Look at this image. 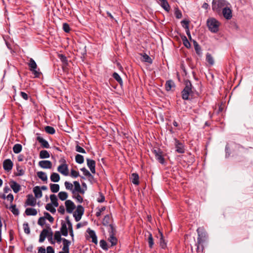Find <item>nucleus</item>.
<instances>
[{
  "label": "nucleus",
  "mask_w": 253,
  "mask_h": 253,
  "mask_svg": "<svg viewBox=\"0 0 253 253\" xmlns=\"http://www.w3.org/2000/svg\"><path fill=\"white\" fill-rule=\"evenodd\" d=\"M192 84L189 80L185 81V87L181 91L182 98L184 100H191L194 97L195 94H198V92L194 91Z\"/></svg>",
  "instance_id": "obj_2"
},
{
  "label": "nucleus",
  "mask_w": 253,
  "mask_h": 253,
  "mask_svg": "<svg viewBox=\"0 0 253 253\" xmlns=\"http://www.w3.org/2000/svg\"><path fill=\"white\" fill-rule=\"evenodd\" d=\"M206 60L211 65H213L214 63V60L211 55L209 53L206 54Z\"/></svg>",
  "instance_id": "obj_51"
},
{
  "label": "nucleus",
  "mask_w": 253,
  "mask_h": 253,
  "mask_svg": "<svg viewBox=\"0 0 253 253\" xmlns=\"http://www.w3.org/2000/svg\"><path fill=\"white\" fill-rule=\"evenodd\" d=\"M115 235H109L108 241L111 243V246H114L117 245L118 242L117 239L115 237Z\"/></svg>",
  "instance_id": "obj_35"
},
{
  "label": "nucleus",
  "mask_w": 253,
  "mask_h": 253,
  "mask_svg": "<svg viewBox=\"0 0 253 253\" xmlns=\"http://www.w3.org/2000/svg\"><path fill=\"white\" fill-rule=\"evenodd\" d=\"M108 226L109 227L108 229L109 235H115L116 230L113 225L112 224H110Z\"/></svg>",
  "instance_id": "obj_58"
},
{
  "label": "nucleus",
  "mask_w": 253,
  "mask_h": 253,
  "mask_svg": "<svg viewBox=\"0 0 253 253\" xmlns=\"http://www.w3.org/2000/svg\"><path fill=\"white\" fill-rule=\"evenodd\" d=\"M160 234H161V238H160V246L163 249H165L167 246V244L164 239L163 234L161 232H160Z\"/></svg>",
  "instance_id": "obj_54"
},
{
  "label": "nucleus",
  "mask_w": 253,
  "mask_h": 253,
  "mask_svg": "<svg viewBox=\"0 0 253 253\" xmlns=\"http://www.w3.org/2000/svg\"><path fill=\"white\" fill-rule=\"evenodd\" d=\"M50 157L49 153L46 150H42L40 152V158L41 159H46Z\"/></svg>",
  "instance_id": "obj_37"
},
{
  "label": "nucleus",
  "mask_w": 253,
  "mask_h": 253,
  "mask_svg": "<svg viewBox=\"0 0 253 253\" xmlns=\"http://www.w3.org/2000/svg\"><path fill=\"white\" fill-rule=\"evenodd\" d=\"M22 149V146L20 144H16L13 147V151L14 153L18 154L21 151Z\"/></svg>",
  "instance_id": "obj_36"
},
{
  "label": "nucleus",
  "mask_w": 253,
  "mask_h": 253,
  "mask_svg": "<svg viewBox=\"0 0 253 253\" xmlns=\"http://www.w3.org/2000/svg\"><path fill=\"white\" fill-rule=\"evenodd\" d=\"M64 185L67 190H70L72 192L73 190V185L71 183L68 181H65Z\"/></svg>",
  "instance_id": "obj_55"
},
{
  "label": "nucleus",
  "mask_w": 253,
  "mask_h": 253,
  "mask_svg": "<svg viewBox=\"0 0 253 253\" xmlns=\"http://www.w3.org/2000/svg\"><path fill=\"white\" fill-rule=\"evenodd\" d=\"M36 204V199L32 195L29 194L27 196V199L25 202V206H30L34 207Z\"/></svg>",
  "instance_id": "obj_13"
},
{
  "label": "nucleus",
  "mask_w": 253,
  "mask_h": 253,
  "mask_svg": "<svg viewBox=\"0 0 253 253\" xmlns=\"http://www.w3.org/2000/svg\"><path fill=\"white\" fill-rule=\"evenodd\" d=\"M61 233L59 231H56L54 233V238L58 243H60L63 238H61Z\"/></svg>",
  "instance_id": "obj_34"
},
{
  "label": "nucleus",
  "mask_w": 253,
  "mask_h": 253,
  "mask_svg": "<svg viewBox=\"0 0 253 253\" xmlns=\"http://www.w3.org/2000/svg\"><path fill=\"white\" fill-rule=\"evenodd\" d=\"M86 232L88 233L89 237L91 238L92 242L97 245L98 243L97 237L95 231L90 228H88Z\"/></svg>",
  "instance_id": "obj_14"
},
{
  "label": "nucleus",
  "mask_w": 253,
  "mask_h": 253,
  "mask_svg": "<svg viewBox=\"0 0 253 253\" xmlns=\"http://www.w3.org/2000/svg\"><path fill=\"white\" fill-rule=\"evenodd\" d=\"M74 185V188H73L72 194H75L76 192L80 193L82 194H84L85 193V190L84 188H82L80 183L77 181L73 182Z\"/></svg>",
  "instance_id": "obj_9"
},
{
  "label": "nucleus",
  "mask_w": 253,
  "mask_h": 253,
  "mask_svg": "<svg viewBox=\"0 0 253 253\" xmlns=\"http://www.w3.org/2000/svg\"><path fill=\"white\" fill-rule=\"evenodd\" d=\"M80 175L79 172L78 171L72 169L71 170V176L73 177L76 178Z\"/></svg>",
  "instance_id": "obj_61"
},
{
  "label": "nucleus",
  "mask_w": 253,
  "mask_h": 253,
  "mask_svg": "<svg viewBox=\"0 0 253 253\" xmlns=\"http://www.w3.org/2000/svg\"><path fill=\"white\" fill-rule=\"evenodd\" d=\"M198 233L197 252V253L200 252L203 253L204 251L203 244L208 239V235L205 230L203 227H199L197 229Z\"/></svg>",
  "instance_id": "obj_1"
},
{
  "label": "nucleus",
  "mask_w": 253,
  "mask_h": 253,
  "mask_svg": "<svg viewBox=\"0 0 253 253\" xmlns=\"http://www.w3.org/2000/svg\"><path fill=\"white\" fill-rule=\"evenodd\" d=\"M60 233L62 234V235L64 236H68V228H67V225L66 223L63 221L61 222V227L60 228Z\"/></svg>",
  "instance_id": "obj_19"
},
{
  "label": "nucleus",
  "mask_w": 253,
  "mask_h": 253,
  "mask_svg": "<svg viewBox=\"0 0 253 253\" xmlns=\"http://www.w3.org/2000/svg\"><path fill=\"white\" fill-rule=\"evenodd\" d=\"M76 162L79 164H82L84 162V156L80 154H77L75 156Z\"/></svg>",
  "instance_id": "obj_41"
},
{
  "label": "nucleus",
  "mask_w": 253,
  "mask_h": 253,
  "mask_svg": "<svg viewBox=\"0 0 253 253\" xmlns=\"http://www.w3.org/2000/svg\"><path fill=\"white\" fill-rule=\"evenodd\" d=\"M10 187L15 193H18L21 189V186L14 180H11L9 183Z\"/></svg>",
  "instance_id": "obj_15"
},
{
  "label": "nucleus",
  "mask_w": 253,
  "mask_h": 253,
  "mask_svg": "<svg viewBox=\"0 0 253 253\" xmlns=\"http://www.w3.org/2000/svg\"><path fill=\"white\" fill-rule=\"evenodd\" d=\"M174 15L177 19H180L182 16V12L178 9V8H176L175 9Z\"/></svg>",
  "instance_id": "obj_56"
},
{
  "label": "nucleus",
  "mask_w": 253,
  "mask_h": 253,
  "mask_svg": "<svg viewBox=\"0 0 253 253\" xmlns=\"http://www.w3.org/2000/svg\"><path fill=\"white\" fill-rule=\"evenodd\" d=\"M87 166L89 169L90 171L92 173H95V161L90 159H86Z\"/></svg>",
  "instance_id": "obj_16"
},
{
  "label": "nucleus",
  "mask_w": 253,
  "mask_h": 253,
  "mask_svg": "<svg viewBox=\"0 0 253 253\" xmlns=\"http://www.w3.org/2000/svg\"><path fill=\"white\" fill-rule=\"evenodd\" d=\"M175 87V84L172 80H168L166 82L165 84L166 90L168 91H170L172 87Z\"/></svg>",
  "instance_id": "obj_25"
},
{
  "label": "nucleus",
  "mask_w": 253,
  "mask_h": 253,
  "mask_svg": "<svg viewBox=\"0 0 253 253\" xmlns=\"http://www.w3.org/2000/svg\"><path fill=\"white\" fill-rule=\"evenodd\" d=\"M84 213V208L81 205H78L77 207V210L73 214V216L75 218L76 221L78 222L82 218V215Z\"/></svg>",
  "instance_id": "obj_6"
},
{
  "label": "nucleus",
  "mask_w": 253,
  "mask_h": 253,
  "mask_svg": "<svg viewBox=\"0 0 253 253\" xmlns=\"http://www.w3.org/2000/svg\"><path fill=\"white\" fill-rule=\"evenodd\" d=\"M37 176L39 178H40L42 180L44 181H46L47 179V176L45 172L43 171H38L37 172Z\"/></svg>",
  "instance_id": "obj_33"
},
{
  "label": "nucleus",
  "mask_w": 253,
  "mask_h": 253,
  "mask_svg": "<svg viewBox=\"0 0 253 253\" xmlns=\"http://www.w3.org/2000/svg\"><path fill=\"white\" fill-rule=\"evenodd\" d=\"M23 229L24 232L27 234H29L30 233V228L29 227V224L27 222H25L23 224Z\"/></svg>",
  "instance_id": "obj_57"
},
{
  "label": "nucleus",
  "mask_w": 253,
  "mask_h": 253,
  "mask_svg": "<svg viewBox=\"0 0 253 253\" xmlns=\"http://www.w3.org/2000/svg\"><path fill=\"white\" fill-rule=\"evenodd\" d=\"M63 247L62 250L69 253V246L71 244V242L68 240L63 238L62 240Z\"/></svg>",
  "instance_id": "obj_21"
},
{
  "label": "nucleus",
  "mask_w": 253,
  "mask_h": 253,
  "mask_svg": "<svg viewBox=\"0 0 253 253\" xmlns=\"http://www.w3.org/2000/svg\"><path fill=\"white\" fill-rule=\"evenodd\" d=\"M25 213L28 216H35L37 214V211L35 209L29 208L26 209Z\"/></svg>",
  "instance_id": "obj_26"
},
{
  "label": "nucleus",
  "mask_w": 253,
  "mask_h": 253,
  "mask_svg": "<svg viewBox=\"0 0 253 253\" xmlns=\"http://www.w3.org/2000/svg\"><path fill=\"white\" fill-rule=\"evenodd\" d=\"M220 25V22L214 18L210 17L207 20L208 29L212 33H217L219 31Z\"/></svg>",
  "instance_id": "obj_3"
},
{
  "label": "nucleus",
  "mask_w": 253,
  "mask_h": 253,
  "mask_svg": "<svg viewBox=\"0 0 253 253\" xmlns=\"http://www.w3.org/2000/svg\"><path fill=\"white\" fill-rule=\"evenodd\" d=\"M222 13L224 17L227 20L230 19L232 17V10L229 7V5L223 8Z\"/></svg>",
  "instance_id": "obj_11"
},
{
  "label": "nucleus",
  "mask_w": 253,
  "mask_h": 253,
  "mask_svg": "<svg viewBox=\"0 0 253 253\" xmlns=\"http://www.w3.org/2000/svg\"><path fill=\"white\" fill-rule=\"evenodd\" d=\"M148 242L149 244V247L150 248H152L154 245V241L153 238L152 234L150 232H148Z\"/></svg>",
  "instance_id": "obj_43"
},
{
  "label": "nucleus",
  "mask_w": 253,
  "mask_h": 253,
  "mask_svg": "<svg viewBox=\"0 0 253 253\" xmlns=\"http://www.w3.org/2000/svg\"><path fill=\"white\" fill-rule=\"evenodd\" d=\"M37 140L38 141L39 143L41 144L43 148H49V144L47 140L43 139L42 137L41 136H38L37 137Z\"/></svg>",
  "instance_id": "obj_20"
},
{
  "label": "nucleus",
  "mask_w": 253,
  "mask_h": 253,
  "mask_svg": "<svg viewBox=\"0 0 253 253\" xmlns=\"http://www.w3.org/2000/svg\"><path fill=\"white\" fill-rule=\"evenodd\" d=\"M45 209L53 214L55 213L56 211L55 207H54L50 203H48L46 205Z\"/></svg>",
  "instance_id": "obj_38"
},
{
  "label": "nucleus",
  "mask_w": 253,
  "mask_h": 253,
  "mask_svg": "<svg viewBox=\"0 0 253 253\" xmlns=\"http://www.w3.org/2000/svg\"><path fill=\"white\" fill-rule=\"evenodd\" d=\"M43 214L44 216L42 217H45V219H47L50 223H52L54 221L53 217L48 212H44Z\"/></svg>",
  "instance_id": "obj_48"
},
{
  "label": "nucleus",
  "mask_w": 253,
  "mask_h": 253,
  "mask_svg": "<svg viewBox=\"0 0 253 253\" xmlns=\"http://www.w3.org/2000/svg\"><path fill=\"white\" fill-rule=\"evenodd\" d=\"M9 210L12 212V213L15 215H18L19 214V210L16 208V205H11L9 208Z\"/></svg>",
  "instance_id": "obj_42"
},
{
  "label": "nucleus",
  "mask_w": 253,
  "mask_h": 253,
  "mask_svg": "<svg viewBox=\"0 0 253 253\" xmlns=\"http://www.w3.org/2000/svg\"><path fill=\"white\" fill-rule=\"evenodd\" d=\"M73 198L75 199L77 202L79 203H82L83 202V198L81 196H80L78 193L73 194Z\"/></svg>",
  "instance_id": "obj_53"
},
{
  "label": "nucleus",
  "mask_w": 253,
  "mask_h": 253,
  "mask_svg": "<svg viewBox=\"0 0 253 253\" xmlns=\"http://www.w3.org/2000/svg\"><path fill=\"white\" fill-rule=\"evenodd\" d=\"M142 61L145 62H147L149 63H152V59L146 53H143L142 54Z\"/></svg>",
  "instance_id": "obj_45"
},
{
  "label": "nucleus",
  "mask_w": 253,
  "mask_h": 253,
  "mask_svg": "<svg viewBox=\"0 0 253 253\" xmlns=\"http://www.w3.org/2000/svg\"><path fill=\"white\" fill-rule=\"evenodd\" d=\"M48 228H49V229L50 230V232H49V233L48 234V236H47V238H48V241L51 244H55V242L53 241V239H52V236H53V233L51 231V229L50 228V227L49 226Z\"/></svg>",
  "instance_id": "obj_59"
},
{
  "label": "nucleus",
  "mask_w": 253,
  "mask_h": 253,
  "mask_svg": "<svg viewBox=\"0 0 253 253\" xmlns=\"http://www.w3.org/2000/svg\"><path fill=\"white\" fill-rule=\"evenodd\" d=\"M45 217H41L39 218L38 221V224L39 225L43 226L45 224Z\"/></svg>",
  "instance_id": "obj_63"
},
{
  "label": "nucleus",
  "mask_w": 253,
  "mask_h": 253,
  "mask_svg": "<svg viewBox=\"0 0 253 253\" xmlns=\"http://www.w3.org/2000/svg\"><path fill=\"white\" fill-rule=\"evenodd\" d=\"M49 233L48 230L46 229H43L41 232L40 238H39V242L42 243L43 242L45 238L48 236V234Z\"/></svg>",
  "instance_id": "obj_22"
},
{
  "label": "nucleus",
  "mask_w": 253,
  "mask_h": 253,
  "mask_svg": "<svg viewBox=\"0 0 253 253\" xmlns=\"http://www.w3.org/2000/svg\"><path fill=\"white\" fill-rule=\"evenodd\" d=\"M58 57L64 65H68L67 58L64 55L62 54H59Z\"/></svg>",
  "instance_id": "obj_46"
},
{
  "label": "nucleus",
  "mask_w": 253,
  "mask_h": 253,
  "mask_svg": "<svg viewBox=\"0 0 253 253\" xmlns=\"http://www.w3.org/2000/svg\"><path fill=\"white\" fill-rule=\"evenodd\" d=\"M156 159L161 164L165 163V159L163 156L162 151L160 149H154L153 150Z\"/></svg>",
  "instance_id": "obj_7"
},
{
  "label": "nucleus",
  "mask_w": 253,
  "mask_h": 253,
  "mask_svg": "<svg viewBox=\"0 0 253 253\" xmlns=\"http://www.w3.org/2000/svg\"><path fill=\"white\" fill-rule=\"evenodd\" d=\"M185 22L186 23V26H184V25H183V27H184L185 29L186 34H187V36L188 37L189 39H190V40L191 41L192 38H191V36L190 32L189 31V22Z\"/></svg>",
  "instance_id": "obj_50"
},
{
  "label": "nucleus",
  "mask_w": 253,
  "mask_h": 253,
  "mask_svg": "<svg viewBox=\"0 0 253 253\" xmlns=\"http://www.w3.org/2000/svg\"><path fill=\"white\" fill-rule=\"evenodd\" d=\"M65 205L66 208V211L69 213L73 212V211L76 208V206L74 202L70 200H66Z\"/></svg>",
  "instance_id": "obj_10"
},
{
  "label": "nucleus",
  "mask_w": 253,
  "mask_h": 253,
  "mask_svg": "<svg viewBox=\"0 0 253 253\" xmlns=\"http://www.w3.org/2000/svg\"><path fill=\"white\" fill-rule=\"evenodd\" d=\"M160 1V4L161 7L167 12H169L170 9V7L168 1L167 0H162Z\"/></svg>",
  "instance_id": "obj_23"
},
{
  "label": "nucleus",
  "mask_w": 253,
  "mask_h": 253,
  "mask_svg": "<svg viewBox=\"0 0 253 253\" xmlns=\"http://www.w3.org/2000/svg\"><path fill=\"white\" fill-rule=\"evenodd\" d=\"M50 199L51 202V203H50V204H52L54 207H57L59 206L58 200L55 195H50Z\"/></svg>",
  "instance_id": "obj_27"
},
{
  "label": "nucleus",
  "mask_w": 253,
  "mask_h": 253,
  "mask_svg": "<svg viewBox=\"0 0 253 253\" xmlns=\"http://www.w3.org/2000/svg\"><path fill=\"white\" fill-rule=\"evenodd\" d=\"M57 170L65 176H67L69 174L68 165L65 163L59 166Z\"/></svg>",
  "instance_id": "obj_12"
},
{
  "label": "nucleus",
  "mask_w": 253,
  "mask_h": 253,
  "mask_svg": "<svg viewBox=\"0 0 253 253\" xmlns=\"http://www.w3.org/2000/svg\"><path fill=\"white\" fill-rule=\"evenodd\" d=\"M111 216L109 214L106 215L102 220V224L105 226H108L110 224Z\"/></svg>",
  "instance_id": "obj_32"
},
{
  "label": "nucleus",
  "mask_w": 253,
  "mask_h": 253,
  "mask_svg": "<svg viewBox=\"0 0 253 253\" xmlns=\"http://www.w3.org/2000/svg\"><path fill=\"white\" fill-rule=\"evenodd\" d=\"M63 29L66 33H69L70 31V28L68 24L64 23L63 24Z\"/></svg>",
  "instance_id": "obj_62"
},
{
  "label": "nucleus",
  "mask_w": 253,
  "mask_h": 253,
  "mask_svg": "<svg viewBox=\"0 0 253 253\" xmlns=\"http://www.w3.org/2000/svg\"><path fill=\"white\" fill-rule=\"evenodd\" d=\"M196 52L197 54L200 55L201 53V48L199 45H196L194 47Z\"/></svg>",
  "instance_id": "obj_64"
},
{
  "label": "nucleus",
  "mask_w": 253,
  "mask_h": 253,
  "mask_svg": "<svg viewBox=\"0 0 253 253\" xmlns=\"http://www.w3.org/2000/svg\"><path fill=\"white\" fill-rule=\"evenodd\" d=\"M13 167V163L10 159H6L3 162V169L7 171L10 170Z\"/></svg>",
  "instance_id": "obj_18"
},
{
  "label": "nucleus",
  "mask_w": 253,
  "mask_h": 253,
  "mask_svg": "<svg viewBox=\"0 0 253 253\" xmlns=\"http://www.w3.org/2000/svg\"><path fill=\"white\" fill-rule=\"evenodd\" d=\"M230 4L225 0H212V9L213 11L220 13L226 6Z\"/></svg>",
  "instance_id": "obj_4"
},
{
  "label": "nucleus",
  "mask_w": 253,
  "mask_h": 253,
  "mask_svg": "<svg viewBox=\"0 0 253 253\" xmlns=\"http://www.w3.org/2000/svg\"><path fill=\"white\" fill-rule=\"evenodd\" d=\"M17 172L15 173L16 176H22L25 173V170L18 164H16Z\"/></svg>",
  "instance_id": "obj_28"
},
{
  "label": "nucleus",
  "mask_w": 253,
  "mask_h": 253,
  "mask_svg": "<svg viewBox=\"0 0 253 253\" xmlns=\"http://www.w3.org/2000/svg\"><path fill=\"white\" fill-rule=\"evenodd\" d=\"M99 244L100 246L103 250L105 251H107L108 250L107 244L104 240H100Z\"/></svg>",
  "instance_id": "obj_49"
},
{
  "label": "nucleus",
  "mask_w": 253,
  "mask_h": 253,
  "mask_svg": "<svg viewBox=\"0 0 253 253\" xmlns=\"http://www.w3.org/2000/svg\"><path fill=\"white\" fill-rule=\"evenodd\" d=\"M76 143H77V145H76V147H75L76 151L78 152L83 153V154L86 153L85 150L79 145V142L76 141Z\"/></svg>",
  "instance_id": "obj_47"
},
{
  "label": "nucleus",
  "mask_w": 253,
  "mask_h": 253,
  "mask_svg": "<svg viewBox=\"0 0 253 253\" xmlns=\"http://www.w3.org/2000/svg\"><path fill=\"white\" fill-rule=\"evenodd\" d=\"M45 131L50 134H53L55 132V130L54 127L47 126L44 127Z\"/></svg>",
  "instance_id": "obj_44"
},
{
  "label": "nucleus",
  "mask_w": 253,
  "mask_h": 253,
  "mask_svg": "<svg viewBox=\"0 0 253 253\" xmlns=\"http://www.w3.org/2000/svg\"><path fill=\"white\" fill-rule=\"evenodd\" d=\"M58 196L60 200L64 201L68 198V193L66 192L61 191L59 192Z\"/></svg>",
  "instance_id": "obj_40"
},
{
  "label": "nucleus",
  "mask_w": 253,
  "mask_h": 253,
  "mask_svg": "<svg viewBox=\"0 0 253 253\" xmlns=\"http://www.w3.org/2000/svg\"><path fill=\"white\" fill-rule=\"evenodd\" d=\"M182 40L183 43L186 47L190 48L191 47V44L186 36H184L183 37H182Z\"/></svg>",
  "instance_id": "obj_52"
},
{
  "label": "nucleus",
  "mask_w": 253,
  "mask_h": 253,
  "mask_svg": "<svg viewBox=\"0 0 253 253\" xmlns=\"http://www.w3.org/2000/svg\"><path fill=\"white\" fill-rule=\"evenodd\" d=\"M132 182L134 185H138L139 183V175L137 173H133L131 174Z\"/></svg>",
  "instance_id": "obj_29"
},
{
  "label": "nucleus",
  "mask_w": 253,
  "mask_h": 253,
  "mask_svg": "<svg viewBox=\"0 0 253 253\" xmlns=\"http://www.w3.org/2000/svg\"><path fill=\"white\" fill-rule=\"evenodd\" d=\"M50 189L52 193H57L60 189L59 185L58 184L50 183L49 184Z\"/></svg>",
  "instance_id": "obj_30"
},
{
  "label": "nucleus",
  "mask_w": 253,
  "mask_h": 253,
  "mask_svg": "<svg viewBox=\"0 0 253 253\" xmlns=\"http://www.w3.org/2000/svg\"><path fill=\"white\" fill-rule=\"evenodd\" d=\"M33 192L36 198H40L42 197V194L40 186H37L33 189Z\"/></svg>",
  "instance_id": "obj_24"
},
{
  "label": "nucleus",
  "mask_w": 253,
  "mask_h": 253,
  "mask_svg": "<svg viewBox=\"0 0 253 253\" xmlns=\"http://www.w3.org/2000/svg\"><path fill=\"white\" fill-rule=\"evenodd\" d=\"M114 79L117 81L120 85H122L123 84V80L120 76L117 73H114L112 75Z\"/></svg>",
  "instance_id": "obj_39"
},
{
  "label": "nucleus",
  "mask_w": 253,
  "mask_h": 253,
  "mask_svg": "<svg viewBox=\"0 0 253 253\" xmlns=\"http://www.w3.org/2000/svg\"><path fill=\"white\" fill-rule=\"evenodd\" d=\"M50 180L53 182H57L60 180V175L58 173L53 172L50 175Z\"/></svg>",
  "instance_id": "obj_31"
},
{
  "label": "nucleus",
  "mask_w": 253,
  "mask_h": 253,
  "mask_svg": "<svg viewBox=\"0 0 253 253\" xmlns=\"http://www.w3.org/2000/svg\"><path fill=\"white\" fill-rule=\"evenodd\" d=\"M174 145L175 148V151L179 154H183L185 152V146L184 144L179 141L176 138L174 139Z\"/></svg>",
  "instance_id": "obj_8"
},
{
  "label": "nucleus",
  "mask_w": 253,
  "mask_h": 253,
  "mask_svg": "<svg viewBox=\"0 0 253 253\" xmlns=\"http://www.w3.org/2000/svg\"><path fill=\"white\" fill-rule=\"evenodd\" d=\"M81 170L83 172L84 174L87 177H90L92 176L91 174L90 173V172L86 169L85 168H83L81 169Z\"/></svg>",
  "instance_id": "obj_60"
},
{
  "label": "nucleus",
  "mask_w": 253,
  "mask_h": 253,
  "mask_svg": "<svg viewBox=\"0 0 253 253\" xmlns=\"http://www.w3.org/2000/svg\"><path fill=\"white\" fill-rule=\"evenodd\" d=\"M39 165L43 169H51L52 167V163L48 160H42L39 162Z\"/></svg>",
  "instance_id": "obj_17"
},
{
  "label": "nucleus",
  "mask_w": 253,
  "mask_h": 253,
  "mask_svg": "<svg viewBox=\"0 0 253 253\" xmlns=\"http://www.w3.org/2000/svg\"><path fill=\"white\" fill-rule=\"evenodd\" d=\"M28 66L30 70L33 72L34 74L35 77L37 78L40 75L41 73L39 71V70H37V65L35 60L33 58H30L28 63Z\"/></svg>",
  "instance_id": "obj_5"
}]
</instances>
